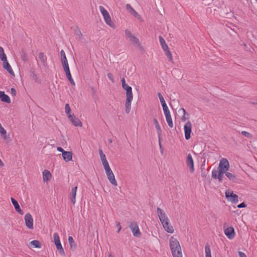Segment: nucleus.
Masks as SVG:
<instances>
[{"instance_id": "obj_1", "label": "nucleus", "mask_w": 257, "mask_h": 257, "mask_svg": "<svg viewBox=\"0 0 257 257\" xmlns=\"http://www.w3.org/2000/svg\"><path fill=\"white\" fill-rule=\"evenodd\" d=\"M157 212L164 229L169 233H172L174 232V230L173 227L170 223L169 219L165 213L159 207H157Z\"/></svg>"}, {"instance_id": "obj_2", "label": "nucleus", "mask_w": 257, "mask_h": 257, "mask_svg": "<svg viewBox=\"0 0 257 257\" xmlns=\"http://www.w3.org/2000/svg\"><path fill=\"white\" fill-rule=\"evenodd\" d=\"M169 244L173 257H183L180 243L176 238L174 236H171Z\"/></svg>"}, {"instance_id": "obj_3", "label": "nucleus", "mask_w": 257, "mask_h": 257, "mask_svg": "<svg viewBox=\"0 0 257 257\" xmlns=\"http://www.w3.org/2000/svg\"><path fill=\"white\" fill-rule=\"evenodd\" d=\"M102 165L107 177V179H108L110 183L115 186H117V181L115 179L114 175L109 166L108 162H102Z\"/></svg>"}, {"instance_id": "obj_4", "label": "nucleus", "mask_w": 257, "mask_h": 257, "mask_svg": "<svg viewBox=\"0 0 257 257\" xmlns=\"http://www.w3.org/2000/svg\"><path fill=\"white\" fill-rule=\"evenodd\" d=\"M99 10L102 14L106 24L109 27L114 29L115 28V25L114 23L112 22L110 16L106 10L102 6H100L99 7Z\"/></svg>"}, {"instance_id": "obj_5", "label": "nucleus", "mask_w": 257, "mask_h": 257, "mask_svg": "<svg viewBox=\"0 0 257 257\" xmlns=\"http://www.w3.org/2000/svg\"><path fill=\"white\" fill-rule=\"evenodd\" d=\"M125 37L129 39L130 41L135 46L138 48H142L141 43H140L139 39L136 37L135 35L132 34L131 31L128 30H126L124 32Z\"/></svg>"}, {"instance_id": "obj_6", "label": "nucleus", "mask_w": 257, "mask_h": 257, "mask_svg": "<svg viewBox=\"0 0 257 257\" xmlns=\"http://www.w3.org/2000/svg\"><path fill=\"white\" fill-rule=\"evenodd\" d=\"M224 234L229 239H232L235 236V231L233 227H228L226 223L223 225Z\"/></svg>"}, {"instance_id": "obj_7", "label": "nucleus", "mask_w": 257, "mask_h": 257, "mask_svg": "<svg viewBox=\"0 0 257 257\" xmlns=\"http://www.w3.org/2000/svg\"><path fill=\"white\" fill-rule=\"evenodd\" d=\"M225 197L229 201L233 203H236L238 202V196L233 193L232 191L229 190H226L225 193Z\"/></svg>"}, {"instance_id": "obj_8", "label": "nucleus", "mask_w": 257, "mask_h": 257, "mask_svg": "<svg viewBox=\"0 0 257 257\" xmlns=\"http://www.w3.org/2000/svg\"><path fill=\"white\" fill-rule=\"evenodd\" d=\"M129 227L131 228L134 236L137 237H139L141 236V233L140 231L139 226L137 223L132 222Z\"/></svg>"}, {"instance_id": "obj_9", "label": "nucleus", "mask_w": 257, "mask_h": 257, "mask_svg": "<svg viewBox=\"0 0 257 257\" xmlns=\"http://www.w3.org/2000/svg\"><path fill=\"white\" fill-rule=\"evenodd\" d=\"M192 124L190 121H187L184 125V130L186 140H189L191 137Z\"/></svg>"}, {"instance_id": "obj_10", "label": "nucleus", "mask_w": 257, "mask_h": 257, "mask_svg": "<svg viewBox=\"0 0 257 257\" xmlns=\"http://www.w3.org/2000/svg\"><path fill=\"white\" fill-rule=\"evenodd\" d=\"M25 221L26 226L30 229H33V218L30 213H27L25 216Z\"/></svg>"}, {"instance_id": "obj_11", "label": "nucleus", "mask_w": 257, "mask_h": 257, "mask_svg": "<svg viewBox=\"0 0 257 257\" xmlns=\"http://www.w3.org/2000/svg\"><path fill=\"white\" fill-rule=\"evenodd\" d=\"M126 9L129 12V13L134 16L135 18L140 20L141 21L143 22V20L142 19V17L140 15H139L131 6L130 4H126Z\"/></svg>"}, {"instance_id": "obj_12", "label": "nucleus", "mask_w": 257, "mask_h": 257, "mask_svg": "<svg viewBox=\"0 0 257 257\" xmlns=\"http://www.w3.org/2000/svg\"><path fill=\"white\" fill-rule=\"evenodd\" d=\"M133 99V95L127 96L125 102V112L129 113L131 109L132 101Z\"/></svg>"}, {"instance_id": "obj_13", "label": "nucleus", "mask_w": 257, "mask_h": 257, "mask_svg": "<svg viewBox=\"0 0 257 257\" xmlns=\"http://www.w3.org/2000/svg\"><path fill=\"white\" fill-rule=\"evenodd\" d=\"M229 162H220L219 165V171L225 173L229 169Z\"/></svg>"}, {"instance_id": "obj_14", "label": "nucleus", "mask_w": 257, "mask_h": 257, "mask_svg": "<svg viewBox=\"0 0 257 257\" xmlns=\"http://www.w3.org/2000/svg\"><path fill=\"white\" fill-rule=\"evenodd\" d=\"M71 123L76 126H82V124L81 121L73 114L70 115L68 117Z\"/></svg>"}, {"instance_id": "obj_15", "label": "nucleus", "mask_w": 257, "mask_h": 257, "mask_svg": "<svg viewBox=\"0 0 257 257\" xmlns=\"http://www.w3.org/2000/svg\"><path fill=\"white\" fill-rule=\"evenodd\" d=\"M3 62V67L5 69H6L11 75L15 76L14 72L13 70L8 62L7 59L5 61H2Z\"/></svg>"}, {"instance_id": "obj_16", "label": "nucleus", "mask_w": 257, "mask_h": 257, "mask_svg": "<svg viewBox=\"0 0 257 257\" xmlns=\"http://www.w3.org/2000/svg\"><path fill=\"white\" fill-rule=\"evenodd\" d=\"M11 201L12 204L14 206L15 209L16 210V211H17L21 215H23L24 214V212L21 209L18 201L13 197L11 198Z\"/></svg>"}, {"instance_id": "obj_17", "label": "nucleus", "mask_w": 257, "mask_h": 257, "mask_svg": "<svg viewBox=\"0 0 257 257\" xmlns=\"http://www.w3.org/2000/svg\"><path fill=\"white\" fill-rule=\"evenodd\" d=\"M0 99L1 100L5 102L9 103L11 102V99L10 97L6 94L4 91H0Z\"/></svg>"}, {"instance_id": "obj_18", "label": "nucleus", "mask_w": 257, "mask_h": 257, "mask_svg": "<svg viewBox=\"0 0 257 257\" xmlns=\"http://www.w3.org/2000/svg\"><path fill=\"white\" fill-rule=\"evenodd\" d=\"M77 189V187L75 186L74 188H73L71 190V193H70V199L71 200L72 203L74 204L75 203L76 201V191Z\"/></svg>"}, {"instance_id": "obj_19", "label": "nucleus", "mask_w": 257, "mask_h": 257, "mask_svg": "<svg viewBox=\"0 0 257 257\" xmlns=\"http://www.w3.org/2000/svg\"><path fill=\"white\" fill-rule=\"evenodd\" d=\"M52 177L51 174L49 171L45 170L43 172V178L44 182H48L49 181Z\"/></svg>"}, {"instance_id": "obj_20", "label": "nucleus", "mask_w": 257, "mask_h": 257, "mask_svg": "<svg viewBox=\"0 0 257 257\" xmlns=\"http://www.w3.org/2000/svg\"><path fill=\"white\" fill-rule=\"evenodd\" d=\"M63 159L65 161H72V153L71 152L65 151L62 154Z\"/></svg>"}, {"instance_id": "obj_21", "label": "nucleus", "mask_w": 257, "mask_h": 257, "mask_svg": "<svg viewBox=\"0 0 257 257\" xmlns=\"http://www.w3.org/2000/svg\"><path fill=\"white\" fill-rule=\"evenodd\" d=\"M122 88L126 91V95L132 96L133 95L132 88L131 86H128L127 84H123L122 86Z\"/></svg>"}, {"instance_id": "obj_22", "label": "nucleus", "mask_w": 257, "mask_h": 257, "mask_svg": "<svg viewBox=\"0 0 257 257\" xmlns=\"http://www.w3.org/2000/svg\"><path fill=\"white\" fill-rule=\"evenodd\" d=\"M178 112L180 113H182L183 114V115H182V116L181 117V120L182 121H186L188 118L189 114L186 112V111L185 110V109H184L183 108H180Z\"/></svg>"}, {"instance_id": "obj_23", "label": "nucleus", "mask_w": 257, "mask_h": 257, "mask_svg": "<svg viewBox=\"0 0 257 257\" xmlns=\"http://www.w3.org/2000/svg\"><path fill=\"white\" fill-rule=\"evenodd\" d=\"M54 243L59 253L62 255H64L65 254V252L61 244L60 240L54 242Z\"/></svg>"}, {"instance_id": "obj_24", "label": "nucleus", "mask_w": 257, "mask_h": 257, "mask_svg": "<svg viewBox=\"0 0 257 257\" xmlns=\"http://www.w3.org/2000/svg\"><path fill=\"white\" fill-rule=\"evenodd\" d=\"M159 41H160V44H161V47H162V48L163 50H164L165 49H167L168 48H169V47H168L167 44H166L165 40L164 39V38L162 36H159Z\"/></svg>"}, {"instance_id": "obj_25", "label": "nucleus", "mask_w": 257, "mask_h": 257, "mask_svg": "<svg viewBox=\"0 0 257 257\" xmlns=\"http://www.w3.org/2000/svg\"><path fill=\"white\" fill-rule=\"evenodd\" d=\"M153 121L155 125V128H156V130L157 131V133H158L159 136H160L161 134L162 130H161V126L159 124V123L156 118H154Z\"/></svg>"}, {"instance_id": "obj_26", "label": "nucleus", "mask_w": 257, "mask_h": 257, "mask_svg": "<svg viewBox=\"0 0 257 257\" xmlns=\"http://www.w3.org/2000/svg\"><path fill=\"white\" fill-rule=\"evenodd\" d=\"M164 51L165 52V54L166 56L168 58V59L170 61L173 62V59L172 55L171 52L169 50V48H168L167 49L164 50Z\"/></svg>"}, {"instance_id": "obj_27", "label": "nucleus", "mask_w": 257, "mask_h": 257, "mask_svg": "<svg viewBox=\"0 0 257 257\" xmlns=\"http://www.w3.org/2000/svg\"><path fill=\"white\" fill-rule=\"evenodd\" d=\"M0 59L2 61H5L7 59V56L4 52V50L1 46H0Z\"/></svg>"}, {"instance_id": "obj_28", "label": "nucleus", "mask_w": 257, "mask_h": 257, "mask_svg": "<svg viewBox=\"0 0 257 257\" xmlns=\"http://www.w3.org/2000/svg\"><path fill=\"white\" fill-rule=\"evenodd\" d=\"M165 117H166V121L167 122L168 125L171 128H172L173 127V123L172 119L171 117V115H167V116H166Z\"/></svg>"}, {"instance_id": "obj_29", "label": "nucleus", "mask_w": 257, "mask_h": 257, "mask_svg": "<svg viewBox=\"0 0 257 257\" xmlns=\"http://www.w3.org/2000/svg\"><path fill=\"white\" fill-rule=\"evenodd\" d=\"M30 243L36 248H41V244L40 242L37 240H34L30 242Z\"/></svg>"}, {"instance_id": "obj_30", "label": "nucleus", "mask_w": 257, "mask_h": 257, "mask_svg": "<svg viewBox=\"0 0 257 257\" xmlns=\"http://www.w3.org/2000/svg\"><path fill=\"white\" fill-rule=\"evenodd\" d=\"M68 242L70 244L71 248H75L76 247V244L75 243L73 238L72 236L68 237Z\"/></svg>"}, {"instance_id": "obj_31", "label": "nucleus", "mask_w": 257, "mask_h": 257, "mask_svg": "<svg viewBox=\"0 0 257 257\" xmlns=\"http://www.w3.org/2000/svg\"><path fill=\"white\" fill-rule=\"evenodd\" d=\"M39 59L41 60V61L42 62V63L45 65L46 62V56H45V55L44 54V53H40L39 54Z\"/></svg>"}, {"instance_id": "obj_32", "label": "nucleus", "mask_w": 257, "mask_h": 257, "mask_svg": "<svg viewBox=\"0 0 257 257\" xmlns=\"http://www.w3.org/2000/svg\"><path fill=\"white\" fill-rule=\"evenodd\" d=\"M162 107L165 116L171 115L170 110L167 105V104H165V105H163Z\"/></svg>"}, {"instance_id": "obj_33", "label": "nucleus", "mask_w": 257, "mask_h": 257, "mask_svg": "<svg viewBox=\"0 0 257 257\" xmlns=\"http://www.w3.org/2000/svg\"><path fill=\"white\" fill-rule=\"evenodd\" d=\"M225 175L226 176V177L230 180H232V181H235L236 180V177L235 176L231 173H229V172H226L225 173Z\"/></svg>"}, {"instance_id": "obj_34", "label": "nucleus", "mask_w": 257, "mask_h": 257, "mask_svg": "<svg viewBox=\"0 0 257 257\" xmlns=\"http://www.w3.org/2000/svg\"><path fill=\"white\" fill-rule=\"evenodd\" d=\"M205 257H212L211 254V250L208 245L205 247Z\"/></svg>"}, {"instance_id": "obj_35", "label": "nucleus", "mask_w": 257, "mask_h": 257, "mask_svg": "<svg viewBox=\"0 0 257 257\" xmlns=\"http://www.w3.org/2000/svg\"><path fill=\"white\" fill-rule=\"evenodd\" d=\"M158 95L159 98V99H160V101L162 106L165 105V104H166V101H165L163 96L161 94V93L159 92L158 93Z\"/></svg>"}, {"instance_id": "obj_36", "label": "nucleus", "mask_w": 257, "mask_h": 257, "mask_svg": "<svg viewBox=\"0 0 257 257\" xmlns=\"http://www.w3.org/2000/svg\"><path fill=\"white\" fill-rule=\"evenodd\" d=\"M187 166L189 168V170L191 172H193L194 171V162H187Z\"/></svg>"}, {"instance_id": "obj_37", "label": "nucleus", "mask_w": 257, "mask_h": 257, "mask_svg": "<svg viewBox=\"0 0 257 257\" xmlns=\"http://www.w3.org/2000/svg\"><path fill=\"white\" fill-rule=\"evenodd\" d=\"M65 112L67 114V116L69 117V116L70 115H71L70 113L71 108L70 107L69 104H66L65 105Z\"/></svg>"}, {"instance_id": "obj_38", "label": "nucleus", "mask_w": 257, "mask_h": 257, "mask_svg": "<svg viewBox=\"0 0 257 257\" xmlns=\"http://www.w3.org/2000/svg\"><path fill=\"white\" fill-rule=\"evenodd\" d=\"M62 64L63 65V67L65 72L70 71L68 63H65V64Z\"/></svg>"}, {"instance_id": "obj_39", "label": "nucleus", "mask_w": 257, "mask_h": 257, "mask_svg": "<svg viewBox=\"0 0 257 257\" xmlns=\"http://www.w3.org/2000/svg\"><path fill=\"white\" fill-rule=\"evenodd\" d=\"M241 134L247 138H250L251 137V135L250 133H249L248 132H246V131H242Z\"/></svg>"}, {"instance_id": "obj_40", "label": "nucleus", "mask_w": 257, "mask_h": 257, "mask_svg": "<svg viewBox=\"0 0 257 257\" xmlns=\"http://www.w3.org/2000/svg\"><path fill=\"white\" fill-rule=\"evenodd\" d=\"M99 154L101 161H106L105 155L103 153L102 150H99Z\"/></svg>"}, {"instance_id": "obj_41", "label": "nucleus", "mask_w": 257, "mask_h": 257, "mask_svg": "<svg viewBox=\"0 0 257 257\" xmlns=\"http://www.w3.org/2000/svg\"><path fill=\"white\" fill-rule=\"evenodd\" d=\"M219 173V171L217 170H213L212 172V177L214 179H217L218 175L217 174Z\"/></svg>"}, {"instance_id": "obj_42", "label": "nucleus", "mask_w": 257, "mask_h": 257, "mask_svg": "<svg viewBox=\"0 0 257 257\" xmlns=\"http://www.w3.org/2000/svg\"><path fill=\"white\" fill-rule=\"evenodd\" d=\"M54 241V242L60 240V238L58 234L57 233H54L53 234Z\"/></svg>"}, {"instance_id": "obj_43", "label": "nucleus", "mask_w": 257, "mask_h": 257, "mask_svg": "<svg viewBox=\"0 0 257 257\" xmlns=\"http://www.w3.org/2000/svg\"><path fill=\"white\" fill-rule=\"evenodd\" d=\"M223 174H224V173L221 172L220 171H219V173L217 174V175H218L217 179H218V180L220 182H222Z\"/></svg>"}, {"instance_id": "obj_44", "label": "nucleus", "mask_w": 257, "mask_h": 257, "mask_svg": "<svg viewBox=\"0 0 257 257\" xmlns=\"http://www.w3.org/2000/svg\"><path fill=\"white\" fill-rule=\"evenodd\" d=\"M107 77L109 78V79L110 81H111V82H114V78H113V75L111 73H108L107 74Z\"/></svg>"}, {"instance_id": "obj_45", "label": "nucleus", "mask_w": 257, "mask_h": 257, "mask_svg": "<svg viewBox=\"0 0 257 257\" xmlns=\"http://www.w3.org/2000/svg\"><path fill=\"white\" fill-rule=\"evenodd\" d=\"M66 76L68 80L71 79L72 78L70 71H68L67 72H65Z\"/></svg>"}, {"instance_id": "obj_46", "label": "nucleus", "mask_w": 257, "mask_h": 257, "mask_svg": "<svg viewBox=\"0 0 257 257\" xmlns=\"http://www.w3.org/2000/svg\"><path fill=\"white\" fill-rule=\"evenodd\" d=\"M11 94L12 96H15L17 94V92L16 89L14 88H11Z\"/></svg>"}, {"instance_id": "obj_47", "label": "nucleus", "mask_w": 257, "mask_h": 257, "mask_svg": "<svg viewBox=\"0 0 257 257\" xmlns=\"http://www.w3.org/2000/svg\"><path fill=\"white\" fill-rule=\"evenodd\" d=\"M61 60L62 64H65V63H68V61H67L66 57L61 58Z\"/></svg>"}, {"instance_id": "obj_48", "label": "nucleus", "mask_w": 257, "mask_h": 257, "mask_svg": "<svg viewBox=\"0 0 257 257\" xmlns=\"http://www.w3.org/2000/svg\"><path fill=\"white\" fill-rule=\"evenodd\" d=\"M246 206V205L245 204V203L244 202H242L237 205V207L239 208L245 207Z\"/></svg>"}, {"instance_id": "obj_49", "label": "nucleus", "mask_w": 257, "mask_h": 257, "mask_svg": "<svg viewBox=\"0 0 257 257\" xmlns=\"http://www.w3.org/2000/svg\"><path fill=\"white\" fill-rule=\"evenodd\" d=\"M116 227L118 228L117 232L118 233L121 229V227L120 222H118L116 223Z\"/></svg>"}, {"instance_id": "obj_50", "label": "nucleus", "mask_w": 257, "mask_h": 257, "mask_svg": "<svg viewBox=\"0 0 257 257\" xmlns=\"http://www.w3.org/2000/svg\"><path fill=\"white\" fill-rule=\"evenodd\" d=\"M61 58L66 57V55L64 50H62L60 51Z\"/></svg>"}, {"instance_id": "obj_51", "label": "nucleus", "mask_w": 257, "mask_h": 257, "mask_svg": "<svg viewBox=\"0 0 257 257\" xmlns=\"http://www.w3.org/2000/svg\"><path fill=\"white\" fill-rule=\"evenodd\" d=\"M238 254L239 257H247L245 254L241 251H238Z\"/></svg>"}, {"instance_id": "obj_52", "label": "nucleus", "mask_w": 257, "mask_h": 257, "mask_svg": "<svg viewBox=\"0 0 257 257\" xmlns=\"http://www.w3.org/2000/svg\"><path fill=\"white\" fill-rule=\"evenodd\" d=\"M187 161H193L192 156L190 154H189L187 157Z\"/></svg>"}, {"instance_id": "obj_53", "label": "nucleus", "mask_w": 257, "mask_h": 257, "mask_svg": "<svg viewBox=\"0 0 257 257\" xmlns=\"http://www.w3.org/2000/svg\"><path fill=\"white\" fill-rule=\"evenodd\" d=\"M57 150L59 151V152H62V154H63V152H65V151H64L63 148H62L61 147H57Z\"/></svg>"}, {"instance_id": "obj_54", "label": "nucleus", "mask_w": 257, "mask_h": 257, "mask_svg": "<svg viewBox=\"0 0 257 257\" xmlns=\"http://www.w3.org/2000/svg\"><path fill=\"white\" fill-rule=\"evenodd\" d=\"M69 81H70V83L73 85V86H75V82L74 81V80L73 79V78H72L71 79H69Z\"/></svg>"}, {"instance_id": "obj_55", "label": "nucleus", "mask_w": 257, "mask_h": 257, "mask_svg": "<svg viewBox=\"0 0 257 257\" xmlns=\"http://www.w3.org/2000/svg\"><path fill=\"white\" fill-rule=\"evenodd\" d=\"M121 81H122V85H123V84H125V79L124 78H122V79H121Z\"/></svg>"}, {"instance_id": "obj_56", "label": "nucleus", "mask_w": 257, "mask_h": 257, "mask_svg": "<svg viewBox=\"0 0 257 257\" xmlns=\"http://www.w3.org/2000/svg\"><path fill=\"white\" fill-rule=\"evenodd\" d=\"M4 166V164L3 162H0V166L3 167Z\"/></svg>"}, {"instance_id": "obj_57", "label": "nucleus", "mask_w": 257, "mask_h": 257, "mask_svg": "<svg viewBox=\"0 0 257 257\" xmlns=\"http://www.w3.org/2000/svg\"><path fill=\"white\" fill-rule=\"evenodd\" d=\"M108 257H113L111 253H109L108 254Z\"/></svg>"}, {"instance_id": "obj_58", "label": "nucleus", "mask_w": 257, "mask_h": 257, "mask_svg": "<svg viewBox=\"0 0 257 257\" xmlns=\"http://www.w3.org/2000/svg\"><path fill=\"white\" fill-rule=\"evenodd\" d=\"M220 161H227V160L225 158H222Z\"/></svg>"}, {"instance_id": "obj_59", "label": "nucleus", "mask_w": 257, "mask_h": 257, "mask_svg": "<svg viewBox=\"0 0 257 257\" xmlns=\"http://www.w3.org/2000/svg\"><path fill=\"white\" fill-rule=\"evenodd\" d=\"M109 141V142L110 143H112V140H109V141Z\"/></svg>"}, {"instance_id": "obj_60", "label": "nucleus", "mask_w": 257, "mask_h": 257, "mask_svg": "<svg viewBox=\"0 0 257 257\" xmlns=\"http://www.w3.org/2000/svg\"><path fill=\"white\" fill-rule=\"evenodd\" d=\"M255 2L257 3V0H255Z\"/></svg>"}]
</instances>
